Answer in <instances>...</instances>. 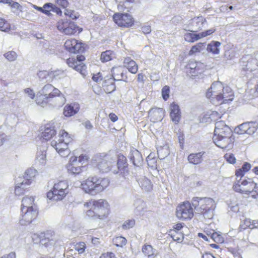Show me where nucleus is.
Here are the masks:
<instances>
[{"label": "nucleus", "mask_w": 258, "mask_h": 258, "mask_svg": "<svg viewBox=\"0 0 258 258\" xmlns=\"http://www.w3.org/2000/svg\"><path fill=\"white\" fill-rule=\"evenodd\" d=\"M86 216L93 220H103L109 214V206L108 202L103 199L91 200L85 203Z\"/></svg>", "instance_id": "f257e3e1"}, {"label": "nucleus", "mask_w": 258, "mask_h": 258, "mask_svg": "<svg viewBox=\"0 0 258 258\" xmlns=\"http://www.w3.org/2000/svg\"><path fill=\"white\" fill-rule=\"evenodd\" d=\"M191 203L199 213L203 215L205 218L212 219L214 216V211L216 207L215 201L210 198L194 197Z\"/></svg>", "instance_id": "f03ea898"}, {"label": "nucleus", "mask_w": 258, "mask_h": 258, "mask_svg": "<svg viewBox=\"0 0 258 258\" xmlns=\"http://www.w3.org/2000/svg\"><path fill=\"white\" fill-rule=\"evenodd\" d=\"M109 184L107 178L89 177L81 184L82 188L86 193L96 195L105 189Z\"/></svg>", "instance_id": "7ed1b4c3"}, {"label": "nucleus", "mask_w": 258, "mask_h": 258, "mask_svg": "<svg viewBox=\"0 0 258 258\" xmlns=\"http://www.w3.org/2000/svg\"><path fill=\"white\" fill-rule=\"evenodd\" d=\"M233 189L235 192L249 195L253 199L258 198V186L251 178L237 179L233 183Z\"/></svg>", "instance_id": "20e7f679"}, {"label": "nucleus", "mask_w": 258, "mask_h": 258, "mask_svg": "<svg viewBox=\"0 0 258 258\" xmlns=\"http://www.w3.org/2000/svg\"><path fill=\"white\" fill-rule=\"evenodd\" d=\"M39 93V94L47 97L46 99H48V101H52V105L53 106H62L66 102L64 95L51 84L45 85Z\"/></svg>", "instance_id": "39448f33"}, {"label": "nucleus", "mask_w": 258, "mask_h": 258, "mask_svg": "<svg viewBox=\"0 0 258 258\" xmlns=\"http://www.w3.org/2000/svg\"><path fill=\"white\" fill-rule=\"evenodd\" d=\"M72 139L69 134L64 130L60 131L59 138L57 140L51 142V146L53 147L58 153L63 157H67L70 154L68 148V144L71 142Z\"/></svg>", "instance_id": "423d86ee"}, {"label": "nucleus", "mask_w": 258, "mask_h": 258, "mask_svg": "<svg viewBox=\"0 0 258 258\" xmlns=\"http://www.w3.org/2000/svg\"><path fill=\"white\" fill-rule=\"evenodd\" d=\"M242 75L251 78L258 70V60L250 55L243 56L240 60Z\"/></svg>", "instance_id": "0eeeda50"}, {"label": "nucleus", "mask_w": 258, "mask_h": 258, "mask_svg": "<svg viewBox=\"0 0 258 258\" xmlns=\"http://www.w3.org/2000/svg\"><path fill=\"white\" fill-rule=\"evenodd\" d=\"M68 187L67 181L64 180L55 183L52 189L47 192V198L56 202L61 201L69 192Z\"/></svg>", "instance_id": "6e6552de"}, {"label": "nucleus", "mask_w": 258, "mask_h": 258, "mask_svg": "<svg viewBox=\"0 0 258 258\" xmlns=\"http://www.w3.org/2000/svg\"><path fill=\"white\" fill-rule=\"evenodd\" d=\"M192 205L188 201L183 202L176 208V216L181 220L191 219L194 216Z\"/></svg>", "instance_id": "1a4fd4ad"}, {"label": "nucleus", "mask_w": 258, "mask_h": 258, "mask_svg": "<svg viewBox=\"0 0 258 258\" xmlns=\"http://www.w3.org/2000/svg\"><path fill=\"white\" fill-rule=\"evenodd\" d=\"M207 20L203 16L195 17L190 20L185 30L191 32H197L207 28Z\"/></svg>", "instance_id": "9d476101"}, {"label": "nucleus", "mask_w": 258, "mask_h": 258, "mask_svg": "<svg viewBox=\"0 0 258 258\" xmlns=\"http://www.w3.org/2000/svg\"><path fill=\"white\" fill-rule=\"evenodd\" d=\"M213 140L217 147L229 150L233 147L234 138L232 135L214 136Z\"/></svg>", "instance_id": "9b49d317"}, {"label": "nucleus", "mask_w": 258, "mask_h": 258, "mask_svg": "<svg viewBox=\"0 0 258 258\" xmlns=\"http://www.w3.org/2000/svg\"><path fill=\"white\" fill-rule=\"evenodd\" d=\"M114 22L120 27L128 28L134 24V20L132 16L128 13H117L113 15Z\"/></svg>", "instance_id": "f8f14e48"}, {"label": "nucleus", "mask_w": 258, "mask_h": 258, "mask_svg": "<svg viewBox=\"0 0 258 258\" xmlns=\"http://www.w3.org/2000/svg\"><path fill=\"white\" fill-rule=\"evenodd\" d=\"M128 164L125 156L120 155L118 157L117 162L112 163V171L114 174L120 173L124 177L128 175Z\"/></svg>", "instance_id": "ddd939ff"}, {"label": "nucleus", "mask_w": 258, "mask_h": 258, "mask_svg": "<svg viewBox=\"0 0 258 258\" xmlns=\"http://www.w3.org/2000/svg\"><path fill=\"white\" fill-rule=\"evenodd\" d=\"M115 163V158L111 157L109 155H104L102 158L98 159L96 166L100 171L102 172H108L111 170L112 163Z\"/></svg>", "instance_id": "4468645a"}, {"label": "nucleus", "mask_w": 258, "mask_h": 258, "mask_svg": "<svg viewBox=\"0 0 258 258\" xmlns=\"http://www.w3.org/2000/svg\"><path fill=\"white\" fill-rule=\"evenodd\" d=\"M37 209H26L21 208V218L19 223L21 225H28L36 218L37 216Z\"/></svg>", "instance_id": "2eb2a0df"}, {"label": "nucleus", "mask_w": 258, "mask_h": 258, "mask_svg": "<svg viewBox=\"0 0 258 258\" xmlns=\"http://www.w3.org/2000/svg\"><path fill=\"white\" fill-rule=\"evenodd\" d=\"M258 128V123L256 121L244 122L235 128V132L239 135L253 134Z\"/></svg>", "instance_id": "dca6fc26"}, {"label": "nucleus", "mask_w": 258, "mask_h": 258, "mask_svg": "<svg viewBox=\"0 0 258 258\" xmlns=\"http://www.w3.org/2000/svg\"><path fill=\"white\" fill-rule=\"evenodd\" d=\"M222 90H223V86L221 82L219 81L214 82L207 92L206 97L211 98L213 104H215V102H217L218 97L220 96Z\"/></svg>", "instance_id": "f3484780"}, {"label": "nucleus", "mask_w": 258, "mask_h": 258, "mask_svg": "<svg viewBox=\"0 0 258 258\" xmlns=\"http://www.w3.org/2000/svg\"><path fill=\"white\" fill-rule=\"evenodd\" d=\"M215 31V29L211 28L200 33L187 32L184 34V40L189 43H194L203 38L206 37L213 34Z\"/></svg>", "instance_id": "a211bd4d"}, {"label": "nucleus", "mask_w": 258, "mask_h": 258, "mask_svg": "<svg viewBox=\"0 0 258 258\" xmlns=\"http://www.w3.org/2000/svg\"><path fill=\"white\" fill-rule=\"evenodd\" d=\"M233 98L234 95L232 89L228 86L223 87V90L220 96L218 97V101L217 102H215V105L227 103L229 101H231Z\"/></svg>", "instance_id": "6ab92c4d"}, {"label": "nucleus", "mask_w": 258, "mask_h": 258, "mask_svg": "<svg viewBox=\"0 0 258 258\" xmlns=\"http://www.w3.org/2000/svg\"><path fill=\"white\" fill-rule=\"evenodd\" d=\"M220 135H232V132L231 128L225 124L224 121L222 120L216 121L215 123L214 136Z\"/></svg>", "instance_id": "aec40b11"}, {"label": "nucleus", "mask_w": 258, "mask_h": 258, "mask_svg": "<svg viewBox=\"0 0 258 258\" xmlns=\"http://www.w3.org/2000/svg\"><path fill=\"white\" fill-rule=\"evenodd\" d=\"M77 161V156H72L66 166L68 172L72 174H79L82 171L84 166H82Z\"/></svg>", "instance_id": "412c9836"}, {"label": "nucleus", "mask_w": 258, "mask_h": 258, "mask_svg": "<svg viewBox=\"0 0 258 258\" xmlns=\"http://www.w3.org/2000/svg\"><path fill=\"white\" fill-rule=\"evenodd\" d=\"M128 158L136 167H140L143 163V159L141 153L135 148L131 149Z\"/></svg>", "instance_id": "4be33fe9"}, {"label": "nucleus", "mask_w": 258, "mask_h": 258, "mask_svg": "<svg viewBox=\"0 0 258 258\" xmlns=\"http://www.w3.org/2000/svg\"><path fill=\"white\" fill-rule=\"evenodd\" d=\"M170 117L175 124H177L181 118V112L179 106L174 102L170 105Z\"/></svg>", "instance_id": "5701e85b"}, {"label": "nucleus", "mask_w": 258, "mask_h": 258, "mask_svg": "<svg viewBox=\"0 0 258 258\" xmlns=\"http://www.w3.org/2000/svg\"><path fill=\"white\" fill-rule=\"evenodd\" d=\"M124 72H126L124 69L121 67H113L112 69V76L115 81H123L127 82V77L124 74Z\"/></svg>", "instance_id": "b1692460"}, {"label": "nucleus", "mask_w": 258, "mask_h": 258, "mask_svg": "<svg viewBox=\"0 0 258 258\" xmlns=\"http://www.w3.org/2000/svg\"><path fill=\"white\" fill-rule=\"evenodd\" d=\"M149 115L150 120L155 122L162 119L164 116V111L160 108H153L149 110Z\"/></svg>", "instance_id": "393cba45"}, {"label": "nucleus", "mask_w": 258, "mask_h": 258, "mask_svg": "<svg viewBox=\"0 0 258 258\" xmlns=\"http://www.w3.org/2000/svg\"><path fill=\"white\" fill-rule=\"evenodd\" d=\"M56 132L55 127L51 124H47L45 126V129L41 134V137L43 140L48 141L51 139L56 135Z\"/></svg>", "instance_id": "a878e982"}, {"label": "nucleus", "mask_w": 258, "mask_h": 258, "mask_svg": "<svg viewBox=\"0 0 258 258\" xmlns=\"http://www.w3.org/2000/svg\"><path fill=\"white\" fill-rule=\"evenodd\" d=\"M80 107L78 103H73L66 105L63 109V114L70 117L76 114L79 110Z\"/></svg>", "instance_id": "bb28decb"}, {"label": "nucleus", "mask_w": 258, "mask_h": 258, "mask_svg": "<svg viewBox=\"0 0 258 258\" xmlns=\"http://www.w3.org/2000/svg\"><path fill=\"white\" fill-rule=\"evenodd\" d=\"M204 153V152H200L197 153L190 154L187 157V160L190 164L194 165L200 164L203 161V156Z\"/></svg>", "instance_id": "cd10ccee"}, {"label": "nucleus", "mask_w": 258, "mask_h": 258, "mask_svg": "<svg viewBox=\"0 0 258 258\" xmlns=\"http://www.w3.org/2000/svg\"><path fill=\"white\" fill-rule=\"evenodd\" d=\"M46 151L45 148L38 150L35 158V164L39 166H44L46 163Z\"/></svg>", "instance_id": "c85d7f7f"}, {"label": "nucleus", "mask_w": 258, "mask_h": 258, "mask_svg": "<svg viewBox=\"0 0 258 258\" xmlns=\"http://www.w3.org/2000/svg\"><path fill=\"white\" fill-rule=\"evenodd\" d=\"M124 66L132 74H136L138 70L137 63L130 57H126L123 61Z\"/></svg>", "instance_id": "c756f323"}, {"label": "nucleus", "mask_w": 258, "mask_h": 258, "mask_svg": "<svg viewBox=\"0 0 258 258\" xmlns=\"http://www.w3.org/2000/svg\"><path fill=\"white\" fill-rule=\"evenodd\" d=\"M137 181L142 189L146 191H149L152 189L153 184L150 180L148 179L146 177H141L138 179Z\"/></svg>", "instance_id": "7c9ffc66"}, {"label": "nucleus", "mask_w": 258, "mask_h": 258, "mask_svg": "<svg viewBox=\"0 0 258 258\" xmlns=\"http://www.w3.org/2000/svg\"><path fill=\"white\" fill-rule=\"evenodd\" d=\"M36 173V170L34 168L28 169L25 172L23 180H24V182L27 184V185H29L32 182L33 178L35 176Z\"/></svg>", "instance_id": "2f4dec72"}, {"label": "nucleus", "mask_w": 258, "mask_h": 258, "mask_svg": "<svg viewBox=\"0 0 258 258\" xmlns=\"http://www.w3.org/2000/svg\"><path fill=\"white\" fill-rule=\"evenodd\" d=\"M34 198L33 197L26 196L22 200L21 208L26 209H36L34 204Z\"/></svg>", "instance_id": "473e14b6"}, {"label": "nucleus", "mask_w": 258, "mask_h": 258, "mask_svg": "<svg viewBox=\"0 0 258 258\" xmlns=\"http://www.w3.org/2000/svg\"><path fill=\"white\" fill-rule=\"evenodd\" d=\"M142 252L145 255H147L148 258H154L157 255L156 249L149 244H145L142 248Z\"/></svg>", "instance_id": "72a5a7b5"}, {"label": "nucleus", "mask_w": 258, "mask_h": 258, "mask_svg": "<svg viewBox=\"0 0 258 258\" xmlns=\"http://www.w3.org/2000/svg\"><path fill=\"white\" fill-rule=\"evenodd\" d=\"M221 43L220 42L212 41L209 44H208L207 47V50L208 52H211L214 54H218L219 53V47Z\"/></svg>", "instance_id": "f704fd0d"}, {"label": "nucleus", "mask_w": 258, "mask_h": 258, "mask_svg": "<svg viewBox=\"0 0 258 258\" xmlns=\"http://www.w3.org/2000/svg\"><path fill=\"white\" fill-rule=\"evenodd\" d=\"M134 207L135 213L137 215H140L145 207V203L141 199H138L134 201Z\"/></svg>", "instance_id": "c9c22d12"}, {"label": "nucleus", "mask_w": 258, "mask_h": 258, "mask_svg": "<svg viewBox=\"0 0 258 258\" xmlns=\"http://www.w3.org/2000/svg\"><path fill=\"white\" fill-rule=\"evenodd\" d=\"M44 8L47 9V10L49 11V14L48 16H50L51 14V12L56 13L57 15H61L62 14V12L61 10L58 8L55 5L51 3H47L44 5Z\"/></svg>", "instance_id": "e433bc0d"}, {"label": "nucleus", "mask_w": 258, "mask_h": 258, "mask_svg": "<svg viewBox=\"0 0 258 258\" xmlns=\"http://www.w3.org/2000/svg\"><path fill=\"white\" fill-rule=\"evenodd\" d=\"M27 186V184L24 182V180H23L20 183H17L15 189V195L17 196H21L24 194Z\"/></svg>", "instance_id": "4c0bfd02"}, {"label": "nucleus", "mask_w": 258, "mask_h": 258, "mask_svg": "<svg viewBox=\"0 0 258 258\" xmlns=\"http://www.w3.org/2000/svg\"><path fill=\"white\" fill-rule=\"evenodd\" d=\"M46 98L47 97L39 94L38 92L36 96V103L42 107L45 106L47 103H50L52 105L53 104L52 101H48V99H46Z\"/></svg>", "instance_id": "58836bf2"}, {"label": "nucleus", "mask_w": 258, "mask_h": 258, "mask_svg": "<svg viewBox=\"0 0 258 258\" xmlns=\"http://www.w3.org/2000/svg\"><path fill=\"white\" fill-rule=\"evenodd\" d=\"M78 28L79 27L75 24V23L70 22V24L66 28L63 33L66 35H73L77 32Z\"/></svg>", "instance_id": "ea45409f"}, {"label": "nucleus", "mask_w": 258, "mask_h": 258, "mask_svg": "<svg viewBox=\"0 0 258 258\" xmlns=\"http://www.w3.org/2000/svg\"><path fill=\"white\" fill-rule=\"evenodd\" d=\"M114 57V54L111 50H106L102 52L100 60L102 62H107L111 60Z\"/></svg>", "instance_id": "a19ab883"}, {"label": "nucleus", "mask_w": 258, "mask_h": 258, "mask_svg": "<svg viewBox=\"0 0 258 258\" xmlns=\"http://www.w3.org/2000/svg\"><path fill=\"white\" fill-rule=\"evenodd\" d=\"M77 40L75 39L67 40L64 44V46L66 49L70 52L73 53L74 52V47L76 45Z\"/></svg>", "instance_id": "79ce46f5"}, {"label": "nucleus", "mask_w": 258, "mask_h": 258, "mask_svg": "<svg viewBox=\"0 0 258 258\" xmlns=\"http://www.w3.org/2000/svg\"><path fill=\"white\" fill-rule=\"evenodd\" d=\"M113 243L118 247H122L126 243V239L122 236H118L113 239Z\"/></svg>", "instance_id": "37998d69"}, {"label": "nucleus", "mask_w": 258, "mask_h": 258, "mask_svg": "<svg viewBox=\"0 0 258 258\" xmlns=\"http://www.w3.org/2000/svg\"><path fill=\"white\" fill-rule=\"evenodd\" d=\"M86 68L87 67L85 64L83 63H78L75 66L74 69L79 72L83 77H85L87 74Z\"/></svg>", "instance_id": "c03bdc74"}, {"label": "nucleus", "mask_w": 258, "mask_h": 258, "mask_svg": "<svg viewBox=\"0 0 258 258\" xmlns=\"http://www.w3.org/2000/svg\"><path fill=\"white\" fill-rule=\"evenodd\" d=\"M70 21L68 20H59L57 24V28L58 30L61 32H63L66 28L70 24Z\"/></svg>", "instance_id": "a18cd8bd"}, {"label": "nucleus", "mask_w": 258, "mask_h": 258, "mask_svg": "<svg viewBox=\"0 0 258 258\" xmlns=\"http://www.w3.org/2000/svg\"><path fill=\"white\" fill-rule=\"evenodd\" d=\"M5 57L9 61H15L18 55L15 51H9L4 54Z\"/></svg>", "instance_id": "49530a36"}, {"label": "nucleus", "mask_w": 258, "mask_h": 258, "mask_svg": "<svg viewBox=\"0 0 258 258\" xmlns=\"http://www.w3.org/2000/svg\"><path fill=\"white\" fill-rule=\"evenodd\" d=\"M64 14L66 16H69L70 18L73 20H76L79 18V14L78 13L76 12L73 10H71L69 9H66L64 11Z\"/></svg>", "instance_id": "de8ad7c7"}, {"label": "nucleus", "mask_w": 258, "mask_h": 258, "mask_svg": "<svg viewBox=\"0 0 258 258\" xmlns=\"http://www.w3.org/2000/svg\"><path fill=\"white\" fill-rule=\"evenodd\" d=\"M32 238L34 242L37 243V242L40 241V242L42 244L45 245L46 247H48L49 246V243L48 242H46V241H48L49 243L50 242V241L49 239H45L40 240L38 235L36 234H33V235L32 236Z\"/></svg>", "instance_id": "09e8293b"}, {"label": "nucleus", "mask_w": 258, "mask_h": 258, "mask_svg": "<svg viewBox=\"0 0 258 258\" xmlns=\"http://www.w3.org/2000/svg\"><path fill=\"white\" fill-rule=\"evenodd\" d=\"M204 45V43H199L193 46L189 51V54H192L196 52H200L201 50L203 49Z\"/></svg>", "instance_id": "8fccbe9b"}, {"label": "nucleus", "mask_w": 258, "mask_h": 258, "mask_svg": "<svg viewBox=\"0 0 258 258\" xmlns=\"http://www.w3.org/2000/svg\"><path fill=\"white\" fill-rule=\"evenodd\" d=\"M84 45V44L81 42H79L78 40H77L76 45H75V47H74V52H73V53H76L83 52L85 50Z\"/></svg>", "instance_id": "3c124183"}, {"label": "nucleus", "mask_w": 258, "mask_h": 258, "mask_svg": "<svg viewBox=\"0 0 258 258\" xmlns=\"http://www.w3.org/2000/svg\"><path fill=\"white\" fill-rule=\"evenodd\" d=\"M135 224V221L134 219L127 220L122 224V227L123 229H128L134 227Z\"/></svg>", "instance_id": "603ef678"}, {"label": "nucleus", "mask_w": 258, "mask_h": 258, "mask_svg": "<svg viewBox=\"0 0 258 258\" xmlns=\"http://www.w3.org/2000/svg\"><path fill=\"white\" fill-rule=\"evenodd\" d=\"M170 88L168 86H165L162 89V96L164 100H167L169 97Z\"/></svg>", "instance_id": "864d4df0"}, {"label": "nucleus", "mask_w": 258, "mask_h": 258, "mask_svg": "<svg viewBox=\"0 0 258 258\" xmlns=\"http://www.w3.org/2000/svg\"><path fill=\"white\" fill-rule=\"evenodd\" d=\"M10 29V25L5 20L0 18V30L2 31H7Z\"/></svg>", "instance_id": "5fc2aeb1"}, {"label": "nucleus", "mask_w": 258, "mask_h": 258, "mask_svg": "<svg viewBox=\"0 0 258 258\" xmlns=\"http://www.w3.org/2000/svg\"><path fill=\"white\" fill-rule=\"evenodd\" d=\"M211 238L217 243H222L224 241L223 237L217 232L213 233L211 236Z\"/></svg>", "instance_id": "6e6d98bb"}, {"label": "nucleus", "mask_w": 258, "mask_h": 258, "mask_svg": "<svg viewBox=\"0 0 258 258\" xmlns=\"http://www.w3.org/2000/svg\"><path fill=\"white\" fill-rule=\"evenodd\" d=\"M251 226V222L250 219H246L243 222L240 224L239 229L240 231L242 230H244L246 229L247 227H249Z\"/></svg>", "instance_id": "4d7b16f0"}, {"label": "nucleus", "mask_w": 258, "mask_h": 258, "mask_svg": "<svg viewBox=\"0 0 258 258\" xmlns=\"http://www.w3.org/2000/svg\"><path fill=\"white\" fill-rule=\"evenodd\" d=\"M85 243L83 242L77 243L75 245V249L78 251L79 253H82L85 251L86 246Z\"/></svg>", "instance_id": "13d9d810"}, {"label": "nucleus", "mask_w": 258, "mask_h": 258, "mask_svg": "<svg viewBox=\"0 0 258 258\" xmlns=\"http://www.w3.org/2000/svg\"><path fill=\"white\" fill-rule=\"evenodd\" d=\"M225 158L227 161L231 164H234L236 162V159L232 154H226L224 156Z\"/></svg>", "instance_id": "bf43d9fd"}, {"label": "nucleus", "mask_w": 258, "mask_h": 258, "mask_svg": "<svg viewBox=\"0 0 258 258\" xmlns=\"http://www.w3.org/2000/svg\"><path fill=\"white\" fill-rule=\"evenodd\" d=\"M67 63L70 67L74 69L75 66L78 64V61L74 57H70L67 59Z\"/></svg>", "instance_id": "052dcab7"}, {"label": "nucleus", "mask_w": 258, "mask_h": 258, "mask_svg": "<svg viewBox=\"0 0 258 258\" xmlns=\"http://www.w3.org/2000/svg\"><path fill=\"white\" fill-rule=\"evenodd\" d=\"M146 160L149 166H153L154 164L156 162V159L154 158L152 153L147 157Z\"/></svg>", "instance_id": "680f3d73"}, {"label": "nucleus", "mask_w": 258, "mask_h": 258, "mask_svg": "<svg viewBox=\"0 0 258 258\" xmlns=\"http://www.w3.org/2000/svg\"><path fill=\"white\" fill-rule=\"evenodd\" d=\"M92 80L97 83H100L103 79V76L100 73L93 74L92 78Z\"/></svg>", "instance_id": "e2e57ef3"}, {"label": "nucleus", "mask_w": 258, "mask_h": 258, "mask_svg": "<svg viewBox=\"0 0 258 258\" xmlns=\"http://www.w3.org/2000/svg\"><path fill=\"white\" fill-rule=\"evenodd\" d=\"M32 7L34 9H35V10H37V11H39V12H40L45 14L46 15H48L49 11L47 10V9L44 8V5L42 7H38V6H37L36 5H33Z\"/></svg>", "instance_id": "0e129e2a"}, {"label": "nucleus", "mask_w": 258, "mask_h": 258, "mask_svg": "<svg viewBox=\"0 0 258 258\" xmlns=\"http://www.w3.org/2000/svg\"><path fill=\"white\" fill-rule=\"evenodd\" d=\"M88 160V157L86 155H81L79 157H77V161L78 164L83 166L84 163Z\"/></svg>", "instance_id": "69168bd1"}, {"label": "nucleus", "mask_w": 258, "mask_h": 258, "mask_svg": "<svg viewBox=\"0 0 258 258\" xmlns=\"http://www.w3.org/2000/svg\"><path fill=\"white\" fill-rule=\"evenodd\" d=\"M55 3L63 8L68 6L69 3L67 0H55Z\"/></svg>", "instance_id": "338daca9"}, {"label": "nucleus", "mask_w": 258, "mask_h": 258, "mask_svg": "<svg viewBox=\"0 0 258 258\" xmlns=\"http://www.w3.org/2000/svg\"><path fill=\"white\" fill-rule=\"evenodd\" d=\"M100 258H116V257L114 253L107 252L102 254Z\"/></svg>", "instance_id": "774afa93"}]
</instances>
